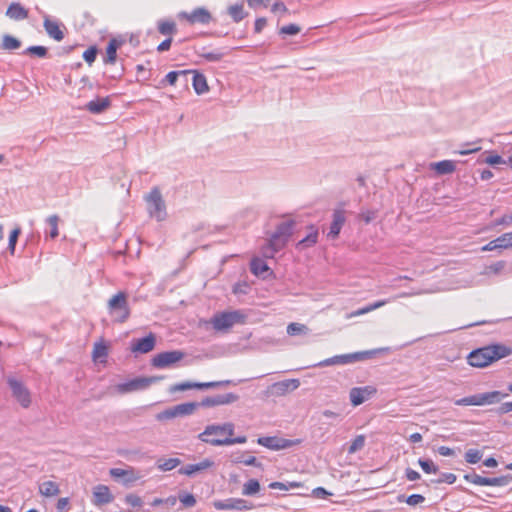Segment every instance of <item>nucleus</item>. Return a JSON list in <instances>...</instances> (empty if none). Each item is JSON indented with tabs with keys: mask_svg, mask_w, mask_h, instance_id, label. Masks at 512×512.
I'll return each mask as SVG.
<instances>
[{
	"mask_svg": "<svg viewBox=\"0 0 512 512\" xmlns=\"http://www.w3.org/2000/svg\"><path fill=\"white\" fill-rule=\"evenodd\" d=\"M509 482V479L507 476H501V477H493V478H487L485 477V485L484 486H505Z\"/></svg>",
	"mask_w": 512,
	"mask_h": 512,
	"instance_id": "nucleus-43",
	"label": "nucleus"
},
{
	"mask_svg": "<svg viewBox=\"0 0 512 512\" xmlns=\"http://www.w3.org/2000/svg\"><path fill=\"white\" fill-rule=\"evenodd\" d=\"M147 211L151 218L163 221L166 216V205L158 187H154L146 196Z\"/></svg>",
	"mask_w": 512,
	"mask_h": 512,
	"instance_id": "nucleus-5",
	"label": "nucleus"
},
{
	"mask_svg": "<svg viewBox=\"0 0 512 512\" xmlns=\"http://www.w3.org/2000/svg\"><path fill=\"white\" fill-rule=\"evenodd\" d=\"M482 452L477 449H469L465 453V460L469 464H476L482 458Z\"/></svg>",
	"mask_w": 512,
	"mask_h": 512,
	"instance_id": "nucleus-40",
	"label": "nucleus"
},
{
	"mask_svg": "<svg viewBox=\"0 0 512 512\" xmlns=\"http://www.w3.org/2000/svg\"><path fill=\"white\" fill-rule=\"evenodd\" d=\"M457 477L455 474L453 473H443L442 476H441V479L438 480V482H445V483H448V484H453L455 483Z\"/></svg>",
	"mask_w": 512,
	"mask_h": 512,
	"instance_id": "nucleus-62",
	"label": "nucleus"
},
{
	"mask_svg": "<svg viewBox=\"0 0 512 512\" xmlns=\"http://www.w3.org/2000/svg\"><path fill=\"white\" fill-rule=\"evenodd\" d=\"M300 386L298 379H287L272 384L269 391L276 396H283L290 391L296 390Z\"/></svg>",
	"mask_w": 512,
	"mask_h": 512,
	"instance_id": "nucleus-17",
	"label": "nucleus"
},
{
	"mask_svg": "<svg viewBox=\"0 0 512 512\" xmlns=\"http://www.w3.org/2000/svg\"><path fill=\"white\" fill-rule=\"evenodd\" d=\"M190 414H192V402H187L165 409L156 415V419L165 421Z\"/></svg>",
	"mask_w": 512,
	"mask_h": 512,
	"instance_id": "nucleus-12",
	"label": "nucleus"
},
{
	"mask_svg": "<svg viewBox=\"0 0 512 512\" xmlns=\"http://www.w3.org/2000/svg\"><path fill=\"white\" fill-rule=\"evenodd\" d=\"M260 491V483L256 479L248 480L242 488V494L245 496L255 495Z\"/></svg>",
	"mask_w": 512,
	"mask_h": 512,
	"instance_id": "nucleus-32",
	"label": "nucleus"
},
{
	"mask_svg": "<svg viewBox=\"0 0 512 512\" xmlns=\"http://www.w3.org/2000/svg\"><path fill=\"white\" fill-rule=\"evenodd\" d=\"M20 46H21V42L17 38H15L11 35H8V34L3 36V40H2L3 49L15 50V49L20 48Z\"/></svg>",
	"mask_w": 512,
	"mask_h": 512,
	"instance_id": "nucleus-36",
	"label": "nucleus"
},
{
	"mask_svg": "<svg viewBox=\"0 0 512 512\" xmlns=\"http://www.w3.org/2000/svg\"><path fill=\"white\" fill-rule=\"evenodd\" d=\"M345 223V215L343 210H336L333 214V222L330 226L328 236L336 239Z\"/></svg>",
	"mask_w": 512,
	"mask_h": 512,
	"instance_id": "nucleus-23",
	"label": "nucleus"
},
{
	"mask_svg": "<svg viewBox=\"0 0 512 512\" xmlns=\"http://www.w3.org/2000/svg\"><path fill=\"white\" fill-rule=\"evenodd\" d=\"M111 105L109 97L97 98L86 104V109L93 114L104 112Z\"/></svg>",
	"mask_w": 512,
	"mask_h": 512,
	"instance_id": "nucleus-24",
	"label": "nucleus"
},
{
	"mask_svg": "<svg viewBox=\"0 0 512 512\" xmlns=\"http://www.w3.org/2000/svg\"><path fill=\"white\" fill-rule=\"evenodd\" d=\"M503 395L499 391H491L482 394L464 397L455 401L457 406H484L499 402Z\"/></svg>",
	"mask_w": 512,
	"mask_h": 512,
	"instance_id": "nucleus-8",
	"label": "nucleus"
},
{
	"mask_svg": "<svg viewBox=\"0 0 512 512\" xmlns=\"http://www.w3.org/2000/svg\"><path fill=\"white\" fill-rule=\"evenodd\" d=\"M301 31V28L296 24H289L282 26L279 29L281 35H296Z\"/></svg>",
	"mask_w": 512,
	"mask_h": 512,
	"instance_id": "nucleus-46",
	"label": "nucleus"
},
{
	"mask_svg": "<svg viewBox=\"0 0 512 512\" xmlns=\"http://www.w3.org/2000/svg\"><path fill=\"white\" fill-rule=\"evenodd\" d=\"M246 316L239 310L225 311L215 314L211 324L216 331H228L235 324H243Z\"/></svg>",
	"mask_w": 512,
	"mask_h": 512,
	"instance_id": "nucleus-4",
	"label": "nucleus"
},
{
	"mask_svg": "<svg viewBox=\"0 0 512 512\" xmlns=\"http://www.w3.org/2000/svg\"><path fill=\"white\" fill-rule=\"evenodd\" d=\"M60 221V218L58 215L54 214V215H51L49 216L47 219H46V223L47 225L49 226V236L52 238V239H55L56 237H58L59 235V230H58V223Z\"/></svg>",
	"mask_w": 512,
	"mask_h": 512,
	"instance_id": "nucleus-33",
	"label": "nucleus"
},
{
	"mask_svg": "<svg viewBox=\"0 0 512 512\" xmlns=\"http://www.w3.org/2000/svg\"><path fill=\"white\" fill-rule=\"evenodd\" d=\"M431 168L438 174L444 175L453 173L456 169V165L452 160H443L440 162L432 163Z\"/></svg>",
	"mask_w": 512,
	"mask_h": 512,
	"instance_id": "nucleus-26",
	"label": "nucleus"
},
{
	"mask_svg": "<svg viewBox=\"0 0 512 512\" xmlns=\"http://www.w3.org/2000/svg\"><path fill=\"white\" fill-rule=\"evenodd\" d=\"M188 73H190L189 70L171 71L165 76V81L170 85H174L178 78H187ZM185 82L187 83V79H185Z\"/></svg>",
	"mask_w": 512,
	"mask_h": 512,
	"instance_id": "nucleus-39",
	"label": "nucleus"
},
{
	"mask_svg": "<svg viewBox=\"0 0 512 512\" xmlns=\"http://www.w3.org/2000/svg\"><path fill=\"white\" fill-rule=\"evenodd\" d=\"M117 48V41L115 39L110 40L106 48V56L104 59L105 63L113 64L116 61Z\"/></svg>",
	"mask_w": 512,
	"mask_h": 512,
	"instance_id": "nucleus-31",
	"label": "nucleus"
},
{
	"mask_svg": "<svg viewBox=\"0 0 512 512\" xmlns=\"http://www.w3.org/2000/svg\"><path fill=\"white\" fill-rule=\"evenodd\" d=\"M267 25V19L264 17L257 18L254 25V30L256 33H260L265 26Z\"/></svg>",
	"mask_w": 512,
	"mask_h": 512,
	"instance_id": "nucleus-61",
	"label": "nucleus"
},
{
	"mask_svg": "<svg viewBox=\"0 0 512 512\" xmlns=\"http://www.w3.org/2000/svg\"><path fill=\"white\" fill-rule=\"evenodd\" d=\"M271 10L273 13L280 14V15H283L288 12V9L283 2L274 3Z\"/></svg>",
	"mask_w": 512,
	"mask_h": 512,
	"instance_id": "nucleus-57",
	"label": "nucleus"
},
{
	"mask_svg": "<svg viewBox=\"0 0 512 512\" xmlns=\"http://www.w3.org/2000/svg\"><path fill=\"white\" fill-rule=\"evenodd\" d=\"M47 52V48L44 46H30L23 53L44 58L46 57Z\"/></svg>",
	"mask_w": 512,
	"mask_h": 512,
	"instance_id": "nucleus-42",
	"label": "nucleus"
},
{
	"mask_svg": "<svg viewBox=\"0 0 512 512\" xmlns=\"http://www.w3.org/2000/svg\"><path fill=\"white\" fill-rule=\"evenodd\" d=\"M318 230L314 226H310V233L297 243V247H310L317 243Z\"/></svg>",
	"mask_w": 512,
	"mask_h": 512,
	"instance_id": "nucleus-29",
	"label": "nucleus"
},
{
	"mask_svg": "<svg viewBox=\"0 0 512 512\" xmlns=\"http://www.w3.org/2000/svg\"><path fill=\"white\" fill-rule=\"evenodd\" d=\"M160 377H137L115 386V390L119 394H127L148 388L151 384L159 381Z\"/></svg>",
	"mask_w": 512,
	"mask_h": 512,
	"instance_id": "nucleus-9",
	"label": "nucleus"
},
{
	"mask_svg": "<svg viewBox=\"0 0 512 512\" xmlns=\"http://www.w3.org/2000/svg\"><path fill=\"white\" fill-rule=\"evenodd\" d=\"M234 425L232 423H224L222 425H210L199 435V438L206 443L212 445H231L243 444L247 441L245 436L233 438Z\"/></svg>",
	"mask_w": 512,
	"mask_h": 512,
	"instance_id": "nucleus-2",
	"label": "nucleus"
},
{
	"mask_svg": "<svg viewBox=\"0 0 512 512\" xmlns=\"http://www.w3.org/2000/svg\"><path fill=\"white\" fill-rule=\"evenodd\" d=\"M114 499L110 489L106 485H97L93 488V504L95 506H102L112 502Z\"/></svg>",
	"mask_w": 512,
	"mask_h": 512,
	"instance_id": "nucleus-19",
	"label": "nucleus"
},
{
	"mask_svg": "<svg viewBox=\"0 0 512 512\" xmlns=\"http://www.w3.org/2000/svg\"><path fill=\"white\" fill-rule=\"evenodd\" d=\"M295 225L293 220L281 223L274 234L270 237L268 243L262 247L261 252L265 258H273L274 255L282 250L292 235Z\"/></svg>",
	"mask_w": 512,
	"mask_h": 512,
	"instance_id": "nucleus-3",
	"label": "nucleus"
},
{
	"mask_svg": "<svg viewBox=\"0 0 512 512\" xmlns=\"http://www.w3.org/2000/svg\"><path fill=\"white\" fill-rule=\"evenodd\" d=\"M307 331L308 328L304 324L293 322L287 326V333L291 336L306 333Z\"/></svg>",
	"mask_w": 512,
	"mask_h": 512,
	"instance_id": "nucleus-41",
	"label": "nucleus"
},
{
	"mask_svg": "<svg viewBox=\"0 0 512 512\" xmlns=\"http://www.w3.org/2000/svg\"><path fill=\"white\" fill-rule=\"evenodd\" d=\"M6 16L15 21L24 20L28 17V10L20 3L13 2L8 6Z\"/></svg>",
	"mask_w": 512,
	"mask_h": 512,
	"instance_id": "nucleus-22",
	"label": "nucleus"
},
{
	"mask_svg": "<svg viewBox=\"0 0 512 512\" xmlns=\"http://www.w3.org/2000/svg\"><path fill=\"white\" fill-rule=\"evenodd\" d=\"M289 487L298 488V487H300V483L291 482V483H289V486H287L286 484H284L282 482H272L269 484V488H271V489L288 490Z\"/></svg>",
	"mask_w": 512,
	"mask_h": 512,
	"instance_id": "nucleus-50",
	"label": "nucleus"
},
{
	"mask_svg": "<svg viewBox=\"0 0 512 512\" xmlns=\"http://www.w3.org/2000/svg\"><path fill=\"white\" fill-rule=\"evenodd\" d=\"M238 400V396L233 393H227L223 395L205 397L197 405L202 407H214L219 405H226Z\"/></svg>",
	"mask_w": 512,
	"mask_h": 512,
	"instance_id": "nucleus-16",
	"label": "nucleus"
},
{
	"mask_svg": "<svg viewBox=\"0 0 512 512\" xmlns=\"http://www.w3.org/2000/svg\"><path fill=\"white\" fill-rule=\"evenodd\" d=\"M212 19V15L207 9H194V23L208 24Z\"/></svg>",
	"mask_w": 512,
	"mask_h": 512,
	"instance_id": "nucleus-30",
	"label": "nucleus"
},
{
	"mask_svg": "<svg viewBox=\"0 0 512 512\" xmlns=\"http://www.w3.org/2000/svg\"><path fill=\"white\" fill-rule=\"evenodd\" d=\"M180 464V460L178 458H169L166 460H159L157 462V467L161 471H170L176 468Z\"/></svg>",
	"mask_w": 512,
	"mask_h": 512,
	"instance_id": "nucleus-37",
	"label": "nucleus"
},
{
	"mask_svg": "<svg viewBox=\"0 0 512 512\" xmlns=\"http://www.w3.org/2000/svg\"><path fill=\"white\" fill-rule=\"evenodd\" d=\"M505 265L506 264L504 261L495 262L486 268V273L487 274H498L503 271V269L505 268Z\"/></svg>",
	"mask_w": 512,
	"mask_h": 512,
	"instance_id": "nucleus-47",
	"label": "nucleus"
},
{
	"mask_svg": "<svg viewBox=\"0 0 512 512\" xmlns=\"http://www.w3.org/2000/svg\"><path fill=\"white\" fill-rule=\"evenodd\" d=\"M214 507L217 510H250L252 505L241 498H229L224 501H215Z\"/></svg>",
	"mask_w": 512,
	"mask_h": 512,
	"instance_id": "nucleus-15",
	"label": "nucleus"
},
{
	"mask_svg": "<svg viewBox=\"0 0 512 512\" xmlns=\"http://www.w3.org/2000/svg\"><path fill=\"white\" fill-rule=\"evenodd\" d=\"M386 303H387V301H385V300H380V301H377V302H375V303H372V304H370V305H368V306H366V307L360 308V309H361V312H362L363 314H366V313H369V312H371V311H374V310H376V309H378V308H380V307L384 306Z\"/></svg>",
	"mask_w": 512,
	"mask_h": 512,
	"instance_id": "nucleus-53",
	"label": "nucleus"
},
{
	"mask_svg": "<svg viewBox=\"0 0 512 512\" xmlns=\"http://www.w3.org/2000/svg\"><path fill=\"white\" fill-rule=\"evenodd\" d=\"M464 479L470 483H473L475 485L484 486L485 485V477H482L477 474H466L464 476Z\"/></svg>",
	"mask_w": 512,
	"mask_h": 512,
	"instance_id": "nucleus-48",
	"label": "nucleus"
},
{
	"mask_svg": "<svg viewBox=\"0 0 512 512\" xmlns=\"http://www.w3.org/2000/svg\"><path fill=\"white\" fill-rule=\"evenodd\" d=\"M377 389L374 386L355 387L350 390L349 397L353 406H359L373 395Z\"/></svg>",
	"mask_w": 512,
	"mask_h": 512,
	"instance_id": "nucleus-13",
	"label": "nucleus"
},
{
	"mask_svg": "<svg viewBox=\"0 0 512 512\" xmlns=\"http://www.w3.org/2000/svg\"><path fill=\"white\" fill-rule=\"evenodd\" d=\"M250 270L255 276L263 278H266L268 275L272 274V271L267 263L259 257L252 258L250 263Z\"/></svg>",
	"mask_w": 512,
	"mask_h": 512,
	"instance_id": "nucleus-20",
	"label": "nucleus"
},
{
	"mask_svg": "<svg viewBox=\"0 0 512 512\" xmlns=\"http://www.w3.org/2000/svg\"><path fill=\"white\" fill-rule=\"evenodd\" d=\"M6 381L9 388L11 389L12 396L23 408H28L32 402L31 393L28 388L23 384L22 381L16 379L13 376H8Z\"/></svg>",
	"mask_w": 512,
	"mask_h": 512,
	"instance_id": "nucleus-10",
	"label": "nucleus"
},
{
	"mask_svg": "<svg viewBox=\"0 0 512 512\" xmlns=\"http://www.w3.org/2000/svg\"><path fill=\"white\" fill-rule=\"evenodd\" d=\"M125 502L133 508H140L143 505L141 497L133 493L125 496Z\"/></svg>",
	"mask_w": 512,
	"mask_h": 512,
	"instance_id": "nucleus-45",
	"label": "nucleus"
},
{
	"mask_svg": "<svg viewBox=\"0 0 512 512\" xmlns=\"http://www.w3.org/2000/svg\"><path fill=\"white\" fill-rule=\"evenodd\" d=\"M365 441H366V437L364 435L356 436L352 440V442H351V444H350V446L348 448V453L349 454H354L357 451L363 449V447L365 446Z\"/></svg>",
	"mask_w": 512,
	"mask_h": 512,
	"instance_id": "nucleus-38",
	"label": "nucleus"
},
{
	"mask_svg": "<svg viewBox=\"0 0 512 512\" xmlns=\"http://www.w3.org/2000/svg\"><path fill=\"white\" fill-rule=\"evenodd\" d=\"M43 25L45 31L51 38L55 39L56 41L63 40L64 33L61 30L58 22L51 20L48 16H45Z\"/></svg>",
	"mask_w": 512,
	"mask_h": 512,
	"instance_id": "nucleus-21",
	"label": "nucleus"
},
{
	"mask_svg": "<svg viewBox=\"0 0 512 512\" xmlns=\"http://www.w3.org/2000/svg\"><path fill=\"white\" fill-rule=\"evenodd\" d=\"M260 445L272 449V450H281L288 447H291L297 443L299 440L293 441L284 438H279L275 436L270 437H260L257 441Z\"/></svg>",
	"mask_w": 512,
	"mask_h": 512,
	"instance_id": "nucleus-14",
	"label": "nucleus"
},
{
	"mask_svg": "<svg viewBox=\"0 0 512 512\" xmlns=\"http://www.w3.org/2000/svg\"><path fill=\"white\" fill-rule=\"evenodd\" d=\"M107 355L106 347L104 345H96L93 351L95 358L105 357Z\"/></svg>",
	"mask_w": 512,
	"mask_h": 512,
	"instance_id": "nucleus-60",
	"label": "nucleus"
},
{
	"mask_svg": "<svg viewBox=\"0 0 512 512\" xmlns=\"http://www.w3.org/2000/svg\"><path fill=\"white\" fill-rule=\"evenodd\" d=\"M213 466V461L209 459H205L197 464H194V473L206 470L208 468H211Z\"/></svg>",
	"mask_w": 512,
	"mask_h": 512,
	"instance_id": "nucleus-55",
	"label": "nucleus"
},
{
	"mask_svg": "<svg viewBox=\"0 0 512 512\" xmlns=\"http://www.w3.org/2000/svg\"><path fill=\"white\" fill-rule=\"evenodd\" d=\"M389 348H379L369 351H361L352 354L337 355L321 362V365L329 366L335 364H347L355 361H361L371 358L378 353L388 352Z\"/></svg>",
	"mask_w": 512,
	"mask_h": 512,
	"instance_id": "nucleus-7",
	"label": "nucleus"
},
{
	"mask_svg": "<svg viewBox=\"0 0 512 512\" xmlns=\"http://www.w3.org/2000/svg\"><path fill=\"white\" fill-rule=\"evenodd\" d=\"M97 56V49L95 47H89L83 53V58L88 64H92Z\"/></svg>",
	"mask_w": 512,
	"mask_h": 512,
	"instance_id": "nucleus-49",
	"label": "nucleus"
},
{
	"mask_svg": "<svg viewBox=\"0 0 512 512\" xmlns=\"http://www.w3.org/2000/svg\"><path fill=\"white\" fill-rule=\"evenodd\" d=\"M510 355L512 346L498 343L473 350L469 353L467 361L472 367L484 368Z\"/></svg>",
	"mask_w": 512,
	"mask_h": 512,
	"instance_id": "nucleus-1",
	"label": "nucleus"
},
{
	"mask_svg": "<svg viewBox=\"0 0 512 512\" xmlns=\"http://www.w3.org/2000/svg\"><path fill=\"white\" fill-rule=\"evenodd\" d=\"M158 31L162 35H172L176 31V25L174 21L161 20L158 22Z\"/></svg>",
	"mask_w": 512,
	"mask_h": 512,
	"instance_id": "nucleus-35",
	"label": "nucleus"
},
{
	"mask_svg": "<svg viewBox=\"0 0 512 512\" xmlns=\"http://www.w3.org/2000/svg\"><path fill=\"white\" fill-rule=\"evenodd\" d=\"M512 224V214H506L497 219L494 223L495 226H509Z\"/></svg>",
	"mask_w": 512,
	"mask_h": 512,
	"instance_id": "nucleus-56",
	"label": "nucleus"
},
{
	"mask_svg": "<svg viewBox=\"0 0 512 512\" xmlns=\"http://www.w3.org/2000/svg\"><path fill=\"white\" fill-rule=\"evenodd\" d=\"M405 474H406V478L409 481H416V480L420 479V474L411 468H407L405 471Z\"/></svg>",
	"mask_w": 512,
	"mask_h": 512,
	"instance_id": "nucleus-64",
	"label": "nucleus"
},
{
	"mask_svg": "<svg viewBox=\"0 0 512 512\" xmlns=\"http://www.w3.org/2000/svg\"><path fill=\"white\" fill-rule=\"evenodd\" d=\"M190 389H192V382L191 381H186L184 383L175 384V385L171 386L169 388V392L170 393H176V392H179V391H185V390H190Z\"/></svg>",
	"mask_w": 512,
	"mask_h": 512,
	"instance_id": "nucleus-51",
	"label": "nucleus"
},
{
	"mask_svg": "<svg viewBox=\"0 0 512 512\" xmlns=\"http://www.w3.org/2000/svg\"><path fill=\"white\" fill-rule=\"evenodd\" d=\"M183 358L184 353L180 350L165 351L154 355L151 359V365L158 369L171 368Z\"/></svg>",
	"mask_w": 512,
	"mask_h": 512,
	"instance_id": "nucleus-11",
	"label": "nucleus"
},
{
	"mask_svg": "<svg viewBox=\"0 0 512 512\" xmlns=\"http://www.w3.org/2000/svg\"><path fill=\"white\" fill-rule=\"evenodd\" d=\"M194 91L197 94H203L209 91L206 77L196 70H194Z\"/></svg>",
	"mask_w": 512,
	"mask_h": 512,
	"instance_id": "nucleus-27",
	"label": "nucleus"
},
{
	"mask_svg": "<svg viewBox=\"0 0 512 512\" xmlns=\"http://www.w3.org/2000/svg\"><path fill=\"white\" fill-rule=\"evenodd\" d=\"M498 250L512 248V232H506L496 238Z\"/></svg>",
	"mask_w": 512,
	"mask_h": 512,
	"instance_id": "nucleus-34",
	"label": "nucleus"
},
{
	"mask_svg": "<svg viewBox=\"0 0 512 512\" xmlns=\"http://www.w3.org/2000/svg\"><path fill=\"white\" fill-rule=\"evenodd\" d=\"M424 500H425L424 496H422L420 494H412L407 497L406 503L410 506H416L418 504L423 503Z\"/></svg>",
	"mask_w": 512,
	"mask_h": 512,
	"instance_id": "nucleus-52",
	"label": "nucleus"
},
{
	"mask_svg": "<svg viewBox=\"0 0 512 512\" xmlns=\"http://www.w3.org/2000/svg\"><path fill=\"white\" fill-rule=\"evenodd\" d=\"M20 232H21L20 228H16L10 234V237H9V249L11 250L12 253L15 250V245H16V242H17V239H18V236H19Z\"/></svg>",
	"mask_w": 512,
	"mask_h": 512,
	"instance_id": "nucleus-54",
	"label": "nucleus"
},
{
	"mask_svg": "<svg viewBox=\"0 0 512 512\" xmlns=\"http://www.w3.org/2000/svg\"><path fill=\"white\" fill-rule=\"evenodd\" d=\"M227 12L234 22H240L248 15L242 3L229 6Z\"/></svg>",
	"mask_w": 512,
	"mask_h": 512,
	"instance_id": "nucleus-28",
	"label": "nucleus"
},
{
	"mask_svg": "<svg viewBox=\"0 0 512 512\" xmlns=\"http://www.w3.org/2000/svg\"><path fill=\"white\" fill-rule=\"evenodd\" d=\"M418 464L427 474H435L438 472V467L432 461L419 459Z\"/></svg>",
	"mask_w": 512,
	"mask_h": 512,
	"instance_id": "nucleus-44",
	"label": "nucleus"
},
{
	"mask_svg": "<svg viewBox=\"0 0 512 512\" xmlns=\"http://www.w3.org/2000/svg\"><path fill=\"white\" fill-rule=\"evenodd\" d=\"M485 162L489 165H498L504 163V160L500 155L491 154L485 159Z\"/></svg>",
	"mask_w": 512,
	"mask_h": 512,
	"instance_id": "nucleus-58",
	"label": "nucleus"
},
{
	"mask_svg": "<svg viewBox=\"0 0 512 512\" xmlns=\"http://www.w3.org/2000/svg\"><path fill=\"white\" fill-rule=\"evenodd\" d=\"M312 495L314 497H317V498H325L327 496H330L331 493L328 492L326 489H324L323 487H317L315 489L312 490Z\"/></svg>",
	"mask_w": 512,
	"mask_h": 512,
	"instance_id": "nucleus-59",
	"label": "nucleus"
},
{
	"mask_svg": "<svg viewBox=\"0 0 512 512\" xmlns=\"http://www.w3.org/2000/svg\"><path fill=\"white\" fill-rule=\"evenodd\" d=\"M39 493L44 497L57 496L60 493L59 485L54 481H45L39 484Z\"/></svg>",
	"mask_w": 512,
	"mask_h": 512,
	"instance_id": "nucleus-25",
	"label": "nucleus"
},
{
	"mask_svg": "<svg viewBox=\"0 0 512 512\" xmlns=\"http://www.w3.org/2000/svg\"><path fill=\"white\" fill-rule=\"evenodd\" d=\"M108 311L114 321L123 323L130 316V308L125 292H118L108 301Z\"/></svg>",
	"mask_w": 512,
	"mask_h": 512,
	"instance_id": "nucleus-6",
	"label": "nucleus"
},
{
	"mask_svg": "<svg viewBox=\"0 0 512 512\" xmlns=\"http://www.w3.org/2000/svg\"><path fill=\"white\" fill-rule=\"evenodd\" d=\"M201 56L208 61H219L222 58L223 54L218 53V52H211V53L201 54Z\"/></svg>",
	"mask_w": 512,
	"mask_h": 512,
	"instance_id": "nucleus-63",
	"label": "nucleus"
},
{
	"mask_svg": "<svg viewBox=\"0 0 512 512\" xmlns=\"http://www.w3.org/2000/svg\"><path fill=\"white\" fill-rule=\"evenodd\" d=\"M156 344V338L154 334L150 333L146 337L136 339L133 341L131 350L134 353L145 354L152 351Z\"/></svg>",
	"mask_w": 512,
	"mask_h": 512,
	"instance_id": "nucleus-18",
	"label": "nucleus"
}]
</instances>
